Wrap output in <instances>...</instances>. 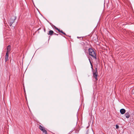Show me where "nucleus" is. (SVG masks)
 I'll use <instances>...</instances> for the list:
<instances>
[{
  "label": "nucleus",
  "instance_id": "14",
  "mask_svg": "<svg viewBox=\"0 0 134 134\" xmlns=\"http://www.w3.org/2000/svg\"><path fill=\"white\" fill-rule=\"evenodd\" d=\"M83 37H80V39L81 40H82L83 39Z\"/></svg>",
  "mask_w": 134,
  "mask_h": 134
},
{
  "label": "nucleus",
  "instance_id": "1",
  "mask_svg": "<svg viewBox=\"0 0 134 134\" xmlns=\"http://www.w3.org/2000/svg\"><path fill=\"white\" fill-rule=\"evenodd\" d=\"M89 54L91 55L93 58L97 59L96 54L95 53L93 49L92 48L88 49Z\"/></svg>",
  "mask_w": 134,
  "mask_h": 134
},
{
  "label": "nucleus",
  "instance_id": "3",
  "mask_svg": "<svg viewBox=\"0 0 134 134\" xmlns=\"http://www.w3.org/2000/svg\"><path fill=\"white\" fill-rule=\"evenodd\" d=\"M95 70H93L92 71L93 77L95 78L96 80H97L98 79L97 78V76L98 75V72L97 68H95Z\"/></svg>",
  "mask_w": 134,
  "mask_h": 134
},
{
  "label": "nucleus",
  "instance_id": "7",
  "mask_svg": "<svg viewBox=\"0 0 134 134\" xmlns=\"http://www.w3.org/2000/svg\"><path fill=\"white\" fill-rule=\"evenodd\" d=\"M9 56V53H6L5 57V61L6 63L8 60V58Z\"/></svg>",
  "mask_w": 134,
  "mask_h": 134
},
{
  "label": "nucleus",
  "instance_id": "4",
  "mask_svg": "<svg viewBox=\"0 0 134 134\" xmlns=\"http://www.w3.org/2000/svg\"><path fill=\"white\" fill-rule=\"evenodd\" d=\"M39 128L40 130L42 131V132L44 133L45 134H47V131L45 130L44 128L41 125L39 126Z\"/></svg>",
  "mask_w": 134,
  "mask_h": 134
},
{
  "label": "nucleus",
  "instance_id": "8",
  "mask_svg": "<svg viewBox=\"0 0 134 134\" xmlns=\"http://www.w3.org/2000/svg\"><path fill=\"white\" fill-rule=\"evenodd\" d=\"M124 115L126 117V118L127 119L129 118L130 116V115L128 112L126 113Z\"/></svg>",
  "mask_w": 134,
  "mask_h": 134
},
{
  "label": "nucleus",
  "instance_id": "17",
  "mask_svg": "<svg viewBox=\"0 0 134 134\" xmlns=\"http://www.w3.org/2000/svg\"><path fill=\"white\" fill-rule=\"evenodd\" d=\"M86 134H88V131H87L86 132Z\"/></svg>",
  "mask_w": 134,
  "mask_h": 134
},
{
  "label": "nucleus",
  "instance_id": "2",
  "mask_svg": "<svg viewBox=\"0 0 134 134\" xmlns=\"http://www.w3.org/2000/svg\"><path fill=\"white\" fill-rule=\"evenodd\" d=\"M16 18V17L15 16H11L10 19L9 20L8 23L10 26H12L13 23L15 22Z\"/></svg>",
  "mask_w": 134,
  "mask_h": 134
},
{
  "label": "nucleus",
  "instance_id": "19",
  "mask_svg": "<svg viewBox=\"0 0 134 134\" xmlns=\"http://www.w3.org/2000/svg\"><path fill=\"white\" fill-rule=\"evenodd\" d=\"M44 31L45 32V29H44Z\"/></svg>",
  "mask_w": 134,
  "mask_h": 134
},
{
  "label": "nucleus",
  "instance_id": "18",
  "mask_svg": "<svg viewBox=\"0 0 134 134\" xmlns=\"http://www.w3.org/2000/svg\"><path fill=\"white\" fill-rule=\"evenodd\" d=\"M12 27H13V28L14 29V26H12Z\"/></svg>",
  "mask_w": 134,
  "mask_h": 134
},
{
  "label": "nucleus",
  "instance_id": "9",
  "mask_svg": "<svg viewBox=\"0 0 134 134\" xmlns=\"http://www.w3.org/2000/svg\"><path fill=\"white\" fill-rule=\"evenodd\" d=\"M54 33V32L52 30H50L49 31V35H52Z\"/></svg>",
  "mask_w": 134,
  "mask_h": 134
},
{
  "label": "nucleus",
  "instance_id": "13",
  "mask_svg": "<svg viewBox=\"0 0 134 134\" xmlns=\"http://www.w3.org/2000/svg\"><path fill=\"white\" fill-rule=\"evenodd\" d=\"M115 127H116V129H118L119 128V126L117 125H116Z\"/></svg>",
  "mask_w": 134,
  "mask_h": 134
},
{
  "label": "nucleus",
  "instance_id": "6",
  "mask_svg": "<svg viewBox=\"0 0 134 134\" xmlns=\"http://www.w3.org/2000/svg\"><path fill=\"white\" fill-rule=\"evenodd\" d=\"M7 51L6 53H8L10 52L11 51V46L10 45H8L7 47Z\"/></svg>",
  "mask_w": 134,
  "mask_h": 134
},
{
  "label": "nucleus",
  "instance_id": "10",
  "mask_svg": "<svg viewBox=\"0 0 134 134\" xmlns=\"http://www.w3.org/2000/svg\"><path fill=\"white\" fill-rule=\"evenodd\" d=\"M89 60L90 62V63L91 65V69L92 70V71H93V70H93V67L92 65V64L91 63V62L90 60V59H89Z\"/></svg>",
  "mask_w": 134,
  "mask_h": 134
},
{
  "label": "nucleus",
  "instance_id": "11",
  "mask_svg": "<svg viewBox=\"0 0 134 134\" xmlns=\"http://www.w3.org/2000/svg\"><path fill=\"white\" fill-rule=\"evenodd\" d=\"M59 32L62 33L63 34H64V35H66L65 33L62 30H60Z\"/></svg>",
  "mask_w": 134,
  "mask_h": 134
},
{
  "label": "nucleus",
  "instance_id": "16",
  "mask_svg": "<svg viewBox=\"0 0 134 134\" xmlns=\"http://www.w3.org/2000/svg\"><path fill=\"white\" fill-rule=\"evenodd\" d=\"M80 37H78H78H77V38H80Z\"/></svg>",
  "mask_w": 134,
  "mask_h": 134
},
{
  "label": "nucleus",
  "instance_id": "5",
  "mask_svg": "<svg viewBox=\"0 0 134 134\" xmlns=\"http://www.w3.org/2000/svg\"><path fill=\"white\" fill-rule=\"evenodd\" d=\"M126 112V110L124 109H121L120 110V112L121 114H124Z\"/></svg>",
  "mask_w": 134,
  "mask_h": 134
},
{
  "label": "nucleus",
  "instance_id": "12",
  "mask_svg": "<svg viewBox=\"0 0 134 134\" xmlns=\"http://www.w3.org/2000/svg\"><path fill=\"white\" fill-rule=\"evenodd\" d=\"M54 28L56 29L59 32V31L60 30L59 29H58V28H57L55 26H54Z\"/></svg>",
  "mask_w": 134,
  "mask_h": 134
},
{
  "label": "nucleus",
  "instance_id": "15",
  "mask_svg": "<svg viewBox=\"0 0 134 134\" xmlns=\"http://www.w3.org/2000/svg\"><path fill=\"white\" fill-rule=\"evenodd\" d=\"M54 35H56L57 36H58V34H55V33H54Z\"/></svg>",
  "mask_w": 134,
  "mask_h": 134
}]
</instances>
